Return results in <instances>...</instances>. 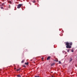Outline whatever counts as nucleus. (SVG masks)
<instances>
[{
	"label": "nucleus",
	"mask_w": 77,
	"mask_h": 77,
	"mask_svg": "<svg viewBox=\"0 0 77 77\" xmlns=\"http://www.w3.org/2000/svg\"><path fill=\"white\" fill-rule=\"evenodd\" d=\"M66 46V48H71V45H72V42H70L69 43V42H67L65 43Z\"/></svg>",
	"instance_id": "nucleus-1"
},
{
	"label": "nucleus",
	"mask_w": 77,
	"mask_h": 77,
	"mask_svg": "<svg viewBox=\"0 0 77 77\" xmlns=\"http://www.w3.org/2000/svg\"><path fill=\"white\" fill-rule=\"evenodd\" d=\"M23 5V4H19L17 5V8L18 9H20V8L21 7V6Z\"/></svg>",
	"instance_id": "nucleus-2"
},
{
	"label": "nucleus",
	"mask_w": 77,
	"mask_h": 77,
	"mask_svg": "<svg viewBox=\"0 0 77 77\" xmlns=\"http://www.w3.org/2000/svg\"><path fill=\"white\" fill-rule=\"evenodd\" d=\"M72 59L71 58H70V60H69V62H72Z\"/></svg>",
	"instance_id": "nucleus-3"
},
{
	"label": "nucleus",
	"mask_w": 77,
	"mask_h": 77,
	"mask_svg": "<svg viewBox=\"0 0 77 77\" xmlns=\"http://www.w3.org/2000/svg\"><path fill=\"white\" fill-rule=\"evenodd\" d=\"M50 57H48L47 58V60H49L50 59Z\"/></svg>",
	"instance_id": "nucleus-4"
},
{
	"label": "nucleus",
	"mask_w": 77,
	"mask_h": 77,
	"mask_svg": "<svg viewBox=\"0 0 77 77\" xmlns=\"http://www.w3.org/2000/svg\"><path fill=\"white\" fill-rule=\"evenodd\" d=\"M20 69H21L20 68L19 69H17V71H20Z\"/></svg>",
	"instance_id": "nucleus-5"
},
{
	"label": "nucleus",
	"mask_w": 77,
	"mask_h": 77,
	"mask_svg": "<svg viewBox=\"0 0 77 77\" xmlns=\"http://www.w3.org/2000/svg\"><path fill=\"white\" fill-rule=\"evenodd\" d=\"M25 64L27 65H29V63L28 62L26 63H25Z\"/></svg>",
	"instance_id": "nucleus-6"
},
{
	"label": "nucleus",
	"mask_w": 77,
	"mask_h": 77,
	"mask_svg": "<svg viewBox=\"0 0 77 77\" xmlns=\"http://www.w3.org/2000/svg\"><path fill=\"white\" fill-rule=\"evenodd\" d=\"M17 77H21V76H20V75H17Z\"/></svg>",
	"instance_id": "nucleus-7"
},
{
	"label": "nucleus",
	"mask_w": 77,
	"mask_h": 77,
	"mask_svg": "<svg viewBox=\"0 0 77 77\" xmlns=\"http://www.w3.org/2000/svg\"><path fill=\"white\" fill-rule=\"evenodd\" d=\"M33 3H35L36 2V1H35L34 0L32 1Z\"/></svg>",
	"instance_id": "nucleus-8"
},
{
	"label": "nucleus",
	"mask_w": 77,
	"mask_h": 77,
	"mask_svg": "<svg viewBox=\"0 0 77 77\" xmlns=\"http://www.w3.org/2000/svg\"><path fill=\"white\" fill-rule=\"evenodd\" d=\"M5 3H3L2 4V6H3V5H5Z\"/></svg>",
	"instance_id": "nucleus-9"
},
{
	"label": "nucleus",
	"mask_w": 77,
	"mask_h": 77,
	"mask_svg": "<svg viewBox=\"0 0 77 77\" xmlns=\"http://www.w3.org/2000/svg\"><path fill=\"white\" fill-rule=\"evenodd\" d=\"M54 63H52L51 65V66H53V65H54Z\"/></svg>",
	"instance_id": "nucleus-10"
},
{
	"label": "nucleus",
	"mask_w": 77,
	"mask_h": 77,
	"mask_svg": "<svg viewBox=\"0 0 77 77\" xmlns=\"http://www.w3.org/2000/svg\"><path fill=\"white\" fill-rule=\"evenodd\" d=\"M1 9H3V7H2L1 8Z\"/></svg>",
	"instance_id": "nucleus-11"
},
{
	"label": "nucleus",
	"mask_w": 77,
	"mask_h": 77,
	"mask_svg": "<svg viewBox=\"0 0 77 77\" xmlns=\"http://www.w3.org/2000/svg\"><path fill=\"white\" fill-rule=\"evenodd\" d=\"M24 60H23L22 61L21 63H24Z\"/></svg>",
	"instance_id": "nucleus-12"
},
{
	"label": "nucleus",
	"mask_w": 77,
	"mask_h": 77,
	"mask_svg": "<svg viewBox=\"0 0 77 77\" xmlns=\"http://www.w3.org/2000/svg\"><path fill=\"white\" fill-rule=\"evenodd\" d=\"M69 49H68L67 50V52H68V53H69Z\"/></svg>",
	"instance_id": "nucleus-13"
},
{
	"label": "nucleus",
	"mask_w": 77,
	"mask_h": 77,
	"mask_svg": "<svg viewBox=\"0 0 77 77\" xmlns=\"http://www.w3.org/2000/svg\"><path fill=\"white\" fill-rule=\"evenodd\" d=\"M71 51L72 52H74V50H72Z\"/></svg>",
	"instance_id": "nucleus-14"
},
{
	"label": "nucleus",
	"mask_w": 77,
	"mask_h": 77,
	"mask_svg": "<svg viewBox=\"0 0 77 77\" xmlns=\"http://www.w3.org/2000/svg\"><path fill=\"white\" fill-rule=\"evenodd\" d=\"M59 63H61V62H60V61H59Z\"/></svg>",
	"instance_id": "nucleus-15"
},
{
	"label": "nucleus",
	"mask_w": 77,
	"mask_h": 77,
	"mask_svg": "<svg viewBox=\"0 0 77 77\" xmlns=\"http://www.w3.org/2000/svg\"><path fill=\"white\" fill-rule=\"evenodd\" d=\"M23 67H25L26 66H25V65H23Z\"/></svg>",
	"instance_id": "nucleus-16"
},
{
	"label": "nucleus",
	"mask_w": 77,
	"mask_h": 77,
	"mask_svg": "<svg viewBox=\"0 0 77 77\" xmlns=\"http://www.w3.org/2000/svg\"><path fill=\"white\" fill-rule=\"evenodd\" d=\"M35 77H39V76H35Z\"/></svg>",
	"instance_id": "nucleus-17"
},
{
	"label": "nucleus",
	"mask_w": 77,
	"mask_h": 77,
	"mask_svg": "<svg viewBox=\"0 0 77 77\" xmlns=\"http://www.w3.org/2000/svg\"><path fill=\"white\" fill-rule=\"evenodd\" d=\"M42 60H43V59H44V58L43 57L42 58Z\"/></svg>",
	"instance_id": "nucleus-18"
},
{
	"label": "nucleus",
	"mask_w": 77,
	"mask_h": 77,
	"mask_svg": "<svg viewBox=\"0 0 77 77\" xmlns=\"http://www.w3.org/2000/svg\"><path fill=\"white\" fill-rule=\"evenodd\" d=\"M56 62H58V60H56Z\"/></svg>",
	"instance_id": "nucleus-19"
},
{
	"label": "nucleus",
	"mask_w": 77,
	"mask_h": 77,
	"mask_svg": "<svg viewBox=\"0 0 77 77\" xmlns=\"http://www.w3.org/2000/svg\"><path fill=\"white\" fill-rule=\"evenodd\" d=\"M9 8H10V5H9Z\"/></svg>",
	"instance_id": "nucleus-20"
},
{
	"label": "nucleus",
	"mask_w": 77,
	"mask_h": 77,
	"mask_svg": "<svg viewBox=\"0 0 77 77\" xmlns=\"http://www.w3.org/2000/svg\"><path fill=\"white\" fill-rule=\"evenodd\" d=\"M14 69H16V68H14Z\"/></svg>",
	"instance_id": "nucleus-21"
},
{
	"label": "nucleus",
	"mask_w": 77,
	"mask_h": 77,
	"mask_svg": "<svg viewBox=\"0 0 77 77\" xmlns=\"http://www.w3.org/2000/svg\"><path fill=\"white\" fill-rule=\"evenodd\" d=\"M52 77H53V76H52Z\"/></svg>",
	"instance_id": "nucleus-22"
}]
</instances>
